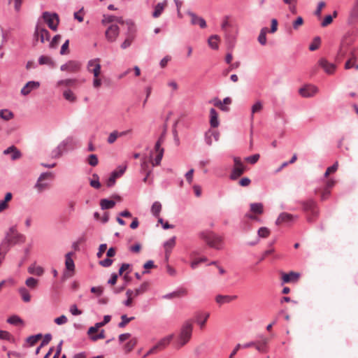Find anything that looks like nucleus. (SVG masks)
<instances>
[{
  "label": "nucleus",
  "mask_w": 358,
  "mask_h": 358,
  "mask_svg": "<svg viewBox=\"0 0 358 358\" xmlns=\"http://www.w3.org/2000/svg\"><path fill=\"white\" fill-rule=\"evenodd\" d=\"M319 92L317 87L313 85H306L299 90V94L304 98L314 96Z\"/></svg>",
  "instance_id": "1a4fd4ad"
},
{
  "label": "nucleus",
  "mask_w": 358,
  "mask_h": 358,
  "mask_svg": "<svg viewBox=\"0 0 358 358\" xmlns=\"http://www.w3.org/2000/svg\"><path fill=\"white\" fill-rule=\"evenodd\" d=\"M354 40V38L349 34L343 38L336 55L338 60L343 59L348 53L351 55L352 59H355V52L356 49L352 47Z\"/></svg>",
  "instance_id": "f03ea898"
},
{
  "label": "nucleus",
  "mask_w": 358,
  "mask_h": 358,
  "mask_svg": "<svg viewBox=\"0 0 358 358\" xmlns=\"http://www.w3.org/2000/svg\"><path fill=\"white\" fill-rule=\"evenodd\" d=\"M199 237L212 248L220 250L224 247L223 237L212 231L206 230L201 231L199 234Z\"/></svg>",
  "instance_id": "f257e3e1"
},
{
  "label": "nucleus",
  "mask_w": 358,
  "mask_h": 358,
  "mask_svg": "<svg viewBox=\"0 0 358 358\" xmlns=\"http://www.w3.org/2000/svg\"><path fill=\"white\" fill-rule=\"evenodd\" d=\"M14 117L13 112L8 109L0 110V117L6 121L11 120Z\"/></svg>",
  "instance_id": "c03bdc74"
},
{
  "label": "nucleus",
  "mask_w": 358,
  "mask_h": 358,
  "mask_svg": "<svg viewBox=\"0 0 358 358\" xmlns=\"http://www.w3.org/2000/svg\"><path fill=\"white\" fill-rule=\"evenodd\" d=\"M60 39H61L60 35H59V34L55 35L51 41H50V47L52 48H55L59 43Z\"/></svg>",
  "instance_id": "0e129e2a"
},
{
  "label": "nucleus",
  "mask_w": 358,
  "mask_h": 358,
  "mask_svg": "<svg viewBox=\"0 0 358 358\" xmlns=\"http://www.w3.org/2000/svg\"><path fill=\"white\" fill-rule=\"evenodd\" d=\"M99 160L97 156L94 154H92L89 155L88 157V164L92 166H95L98 164Z\"/></svg>",
  "instance_id": "680f3d73"
},
{
  "label": "nucleus",
  "mask_w": 358,
  "mask_h": 358,
  "mask_svg": "<svg viewBox=\"0 0 358 358\" xmlns=\"http://www.w3.org/2000/svg\"><path fill=\"white\" fill-rule=\"evenodd\" d=\"M210 316V313L207 312H198L195 314V322L203 329L205 324Z\"/></svg>",
  "instance_id": "412c9836"
},
{
  "label": "nucleus",
  "mask_w": 358,
  "mask_h": 358,
  "mask_svg": "<svg viewBox=\"0 0 358 358\" xmlns=\"http://www.w3.org/2000/svg\"><path fill=\"white\" fill-rule=\"evenodd\" d=\"M127 299L123 301V304L127 307H130L132 305V301L134 297V294L132 293V289H127L126 292Z\"/></svg>",
  "instance_id": "49530a36"
},
{
  "label": "nucleus",
  "mask_w": 358,
  "mask_h": 358,
  "mask_svg": "<svg viewBox=\"0 0 358 358\" xmlns=\"http://www.w3.org/2000/svg\"><path fill=\"white\" fill-rule=\"evenodd\" d=\"M187 291L185 289H179L172 292L168 293L162 296L163 299H170L173 297H180L186 295Z\"/></svg>",
  "instance_id": "c756f323"
},
{
  "label": "nucleus",
  "mask_w": 358,
  "mask_h": 358,
  "mask_svg": "<svg viewBox=\"0 0 358 358\" xmlns=\"http://www.w3.org/2000/svg\"><path fill=\"white\" fill-rule=\"evenodd\" d=\"M127 24L129 26V31L130 32V34L120 45L121 48L123 50L129 48L131 45L135 38V36L133 34V33L135 32L134 23L131 20H129L127 22Z\"/></svg>",
  "instance_id": "f8f14e48"
},
{
  "label": "nucleus",
  "mask_w": 358,
  "mask_h": 358,
  "mask_svg": "<svg viewBox=\"0 0 358 358\" xmlns=\"http://www.w3.org/2000/svg\"><path fill=\"white\" fill-rule=\"evenodd\" d=\"M259 340L256 341L255 348L259 352H266L268 351V338L263 335L258 336Z\"/></svg>",
  "instance_id": "2eb2a0df"
},
{
  "label": "nucleus",
  "mask_w": 358,
  "mask_h": 358,
  "mask_svg": "<svg viewBox=\"0 0 358 358\" xmlns=\"http://www.w3.org/2000/svg\"><path fill=\"white\" fill-rule=\"evenodd\" d=\"M81 64L79 62L70 60L60 66L62 71H68L71 73L76 72L80 70Z\"/></svg>",
  "instance_id": "ddd939ff"
},
{
  "label": "nucleus",
  "mask_w": 358,
  "mask_h": 358,
  "mask_svg": "<svg viewBox=\"0 0 358 358\" xmlns=\"http://www.w3.org/2000/svg\"><path fill=\"white\" fill-rule=\"evenodd\" d=\"M117 137H119V132L113 131L109 134L107 141L109 144H112L117 140Z\"/></svg>",
  "instance_id": "bf43d9fd"
},
{
  "label": "nucleus",
  "mask_w": 358,
  "mask_h": 358,
  "mask_svg": "<svg viewBox=\"0 0 358 358\" xmlns=\"http://www.w3.org/2000/svg\"><path fill=\"white\" fill-rule=\"evenodd\" d=\"M67 321V317L64 315H62L55 319V322L58 325L66 324Z\"/></svg>",
  "instance_id": "774afa93"
},
{
  "label": "nucleus",
  "mask_w": 358,
  "mask_h": 358,
  "mask_svg": "<svg viewBox=\"0 0 358 358\" xmlns=\"http://www.w3.org/2000/svg\"><path fill=\"white\" fill-rule=\"evenodd\" d=\"M237 298L236 295H217L215 297V301L219 304H224L230 303Z\"/></svg>",
  "instance_id": "bb28decb"
},
{
  "label": "nucleus",
  "mask_w": 358,
  "mask_h": 358,
  "mask_svg": "<svg viewBox=\"0 0 358 358\" xmlns=\"http://www.w3.org/2000/svg\"><path fill=\"white\" fill-rule=\"evenodd\" d=\"M174 337L173 334L168 335L162 339H160L156 344L155 346L158 349V350H162L165 349L171 342Z\"/></svg>",
  "instance_id": "4be33fe9"
},
{
  "label": "nucleus",
  "mask_w": 358,
  "mask_h": 358,
  "mask_svg": "<svg viewBox=\"0 0 358 358\" xmlns=\"http://www.w3.org/2000/svg\"><path fill=\"white\" fill-rule=\"evenodd\" d=\"M263 108V104L261 101H257L251 108L250 119L252 121L254 119V114L260 112Z\"/></svg>",
  "instance_id": "e433bc0d"
},
{
  "label": "nucleus",
  "mask_w": 358,
  "mask_h": 358,
  "mask_svg": "<svg viewBox=\"0 0 358 358\" xmlns=\"http://www.w3.org/2000/svg\"><path fill=\"white\" fill-rule=\"evenodd\" d=\"M163 155L164 153H162V151H160L159 153L157 154L156 157L154 159V161L152 162V166H158L160 164Z\"/></svg>",
  "instance_id": "338daca9"
},
{
  "label": "nucleus",
  "mask_w": 358,
  "mask_h": 358,
  "mask_svg": "<svg viewBox=\"0 0 358 358\" xmlns=\"http://www.w3.org/2000/svg\"><path fill=\"white\" fill-rule=\"evenodd\" d=\"M119 177H120V176L117 174V171H113L110 173V177L108 178V179L106 181L107 187H111L114 186L115 184L116 179Z\"/></svg>",
  "instance_id": "a19ab883"
},
{
  "label": "nucleus",
  "mask_w": 358,
  "mask_h": 358,
  "mask_svg": "<svg viewBox=\"0 0 358 358\" xmlns=\"http://www.w3.org/2000/svg\"><path fill=\"white\" fill-rule=\"evenodd\" d=\"M320 43H321L320 38L319 36L315 37L313 42L309 45V50L310 51H314V50H317L320 45Z\"/></svg>",
  "instance_id": "864d4df0"
},
{
  "label": "nucleus",
  "mask_w": 358,
  "mask_h": 358,
  "mask_svg": "<svg viewBox=\"0 0 358 358\" xmlns=\"http://www.w3.org/2000/svg\"><path fill=\"white\" fill-rule=\"evenodd\" d=\"M34 38L36 41H40L42 43L45 41H49L50 38L49 31L45 28L40 19L38 20L35 26Z\"/></svg>",
  "instance_id": "39448f33"
},
{
  "label": "nucleus",
  "mask_w": 358,
  "mask_h": 358,
  "mask_svg": "<svg viewBox=\"0 0 358 358\" xmlns=\"http://www.w3.org/2000/svg\"><path fill=\"white\" fill-rule=\"evenodd\" d=\"M75 145V141L73 136H69L62 141L55 148L50 154V157L53 159H58L61 157L64 153L66 152L69 150L73 149Z\"/></svg>",
  "instance_id": "7ed1b4c3"
},
{
  "label": "nucleus",
  "mask_w": 358,
  "mask_h": 358,
  "mask_svg": "<svg viewBox=\"0 0 358 358\" xmlns=\"http://www.w3.org/2000/svg\"><path fill=\"white\" fill-rule=\"evenodd\" d=\"M92 177L93 179L90 180V185L95 189H99L101 187L99 176L94 173L92 175Z\"/></svg>",
  "instance_id": "5fc2aeb1"
},
{
  "label": "nucleus",
  "mask_w": 358,
  "mask_h": 358,
  "mask_svg": "<svg viewBox=\"0 0 358 358\" xmlns=\"http://www.w3.org/2000/svg\"><path fill=\"white\" fill-rule=\"evenodd\" d=\"M120 34V28L117 24H111L105 32L107 41L110 43L115 42Z\"/></svg>",
  "instance_id": "9b49d317"
},
{
  "label": "nucleus",
  "mask_w": 358,
  "mask_h": 358,
  "mask_svg": "<svg viewBox=\"0 0 358 358\" xmlns=\"http://www.w3.org/2000/svg\"><path fill=\"white\" fill-rule=\"evenodd\" d=\"M162 210V204L159 201H155L151 207V213L155 217H159V214Z\"/></svg>",
  "instance_id": "473e14b6"
},
{
  "label": "nucleus",
  "mask_w": 358,
  "mask_h": 358,
  "mask_svg": "<svg viewBox=\"0 0 358 358\" xmlns=\"http://www.w3.org/2000/svg\"><path fill=\"white\" fill-rule=\"evenodd\" d=\"M298 219L297 215H294L288 213H281L275 220L276 225H280L282 224H291Z\"/></svg>",
  "instance_id": "9d476101"
},
{
  "label": "nucleus",
  "mask_w": 358,
  "mask_h": 358,
  "mask_svg": "<svg viewBox=\"0 0 358 358\" xmlns=\"http://www.w3.org/2000/svg\"><path fill=\"white\" fill-rule=\"evenodd\" d=\"M270 234V230L266 227H260L257 231L259 238H266Z\"/></svg>",
  "instance_id": "6e6d98bb"
},
{
  "label": "nucleus",
  "mask_w": 358,
  "mask_h": 358,
  "mask_svg": "<svg viewBox=\"0 0 358 358\" xmlns=\"http://www.w3.org/2000/svg\"><path fill=\"white\" fill-rule=\"evenodd\" d=\"M166 4V1H165L163 3H158L155 6L154 11L152 13L153 17L157 18L161 15V14L162 13L163 10L164 9Z\"/></svg>",
  "instance_id": "f704fd0d"
},
{
  "label": "nucleus",
  "mask_w": 358,
  "mask_h": 358,
  "mask_svg": "<svg viewBox=\"0 0 358 358\" xmlns=\"http://www.w3.org/2000/svg\"><path fill=\"white\" fill-rule=\"evenodd\" d=\"M318 65L323 69L327 74H333L336 70V65L329 62L326 59L322 58L318 62Z\"/></svg>",
  "instance_id": "dca6fc26"
},
{
  "label": "nucleus",
  "mask_w": 358,
  "mask_h": 358,
  "mask_svg": "<svg viewBox=\"0 0 358 358\" xmlns=\"http://www.w3.org/2000/svg\"><path fill=\"white\" fill-rule=\"evenodd\" d=\"M148 287V282L142 283L138 288L135 289H132V293L134 294V297H137L141 294H143L144 292L147 291Z\"/></svg>",
  "instance_id": "c9c22d12"
},
{
  "label": "nucleus",
  "mask_w": 358,
  "mask_h": 358,
  "mask_svg": "<svg viewBox=\"0 0 358 358\" xmlns=\"http://www.w3.org/2000/svg\"><path fill=\"white\" fill-rule=\"evenodd\" d=\"M11 240L4 239L0 244V265L5 259L6 255L10 250V241Z\"/></svg>",
  "instance_id": "aec40b11"
},
{
  "label": "nucleus",
  "mask_w": 358,
  "mask_h": 358,
  "mask_svg": "<svg viewBox=\"0 0 358 358\" xmlns=\"http://www.w3.org/2000/svg\"><path fill=\"white\" fill-rule=\"evenodd\" d=\"M192 322L189 320L185 321L181 326L178 336L177 343L178 347H182L189 341L192 335Z\"/></svg>",
  "instance_id": "20e7f679"
},
{
  "label": "nucleus",
  "mask_w": 358,
  "mask_h": 358,
  "mask_svg": "<svg viewBox=\"0 0 358 358\" xmlns=\"http://www.w3.org/2000/svg\"><path fill=\"white\" fill-rule=\"evenodd\" d=\"M73 253L72 252H69L65 255V266L66 268L69 271H73L75 269L74 262L72 259V255Z\"/></svg>",
  "instance_id": "c85d7f7f"
},
{
  "label": "nucleus",
  "mask_w": 358,
  "mask_h": 358,
  "mask_svg": "<svg viewBox=\"0 0 358 358\" xmlns=\"http://www.w3.org/2000/svg\"><path fill=\"white\" fill-rule=\"evenodd\" d=\"M134 320V317H128L126 315L121 316V322L118 324L120 328L124 327L129 322Z\"/></svg>",
  "instance_id": "603ef678"
},
{
  "label": "nucleus",
  "mask_w": 358,
  "mask_h": 358,
  "mask_svg": "<svg viewBox=\"0 0 358 358\" xmlns=\"http://www.w3.org/2000/svg\"><path fill=\"white\" fill-rule=\"evenodd\" d=\"M358 19V0H355L353 3L352 8L350 11L348 22L353 23Z\"/></svg>",
  "instance_id": "b1692460"
},
{
  "label": "nucleus",
  "mask_w": 358,
  "mask_h": 358,
  "mask_svg": "<svg viewBox=\"0 0 358 358\" xmlns=\"http://www.w3.org/2000/svg\"><path fill=\"white\" fill-rule=\"evenodd\" d=\"M28 272L30 274L41 276L44 273V269L40 266L32 264L28 268Z\"/></svg>",
  "instance_id": "2f4dec72"
},
{
  "label": "nucleus",
  "mask_w": 358,
  "mask_h": 358,
  "mask_svg": "<svg viewBox=\"0 0 358 358\" xmlns=\"http://www.w3.org/2000/svg\"><path fill=\"white\" fill-rule=\"evenodd\" d=\"M4 155H8L12 154L11 155V159L12 160H16L21 157V152L14 145H11L3 150Z\"/></svg>",
  "instance_id": "a878e982"
},
{
  "label": "nucleus",
  "mask_w": 358,
  "mask_h": 358,
  "mask_svg": "<svg viewBox=\"0 0 358 358\" xmlns=\"http://www.w3.org/2000/svg\"><path fill=\"white\" fill-rule=\"evenodd\" d=\"M115 205V202L108 199H103L100 201V206L102 210L113 208Z\"/></svg>",
  "instance_id": "72a5a7b5"
},
{
  "label": "nucleus",
  "mask_w": 358,
  "mask_h": 358,
  "mask_svg": "<svg viewBox=\"0 0 358 358\" xmlns=\"http://www.w3.org/2000/svg\"><path fill=\"white\" fill-rule=\"evenodd\" d=\"M259 157L260 156L259 154H255V155H250L249 157H247L245 159L248 162H249L252 164H254L259 160Z\"/></svg>",
  "instance_id": "69168bd1"
},
{
  "label": "nucleus",
  "mask_w": 358,
  "mask_h": 358,
  "mask_svg": "<svg viewBox=\"0 0 358 358\" xmlns=\"http://www.w3.org/2000/svg\"><path fill=\"white\" fill-rule=\"evenodd\" d=\"M52 339V335L50 334H45L43 341H41L40 345L36 349L35 354L38 355L40 352L41 349L47 345Z\"/></svg>",
  "instance_id": "4c0bfd02"
},
{
  "label": "nucleus",
  "mask_w": 358,
  "mask_h": 358,
  "mask_svg": "<svg viewBox=\"0 0 358 358\" xmlns=\"http://www.w3.org/2000/svg\"><path fill=\"white\" fill-rule=\"evenodd\" d=\"M87 69L89 72L92 73L94 77H99L101 73L100 59L94 58L88 61Z\"/></svg>",
  "instance_id": "6e6552de"
},
{
  "label": "nucleus",
  "mask_w": 358,
  "mask_h": 358,
  "mask_svg": "<svg viewBox=\"0 0 358 358\" xmlns=\"http://www.w3.org/2000/svg\"><path fill=\"white\" fill-rule=\"evenodd\" d=\"M63 96H64V99L66 100H67V101H69L70 102H74L76 100V95L69 89H67V90L64 91Z\"/></svg>",
  "instance_id": "de8ad7c7"
},
{
  "label": "nucleus",
  "mask_w": 358,
  "mask_h": 358,
  "mask_svg": "<svg viewBox=\"0 0 358 358\" xmlns=\"http://www.w3.org/2000/svg\"><path fill=\"white\" fill-rule=\"evenodd\" d=\"M250 210L256 214H262L264 211L263 204L262 203H253L250 204Z\"/></svg>",
  "instance_id": "79ce46f5"
},
{
  "label": "nucleus",
  "mask_w": 358,
  "mask_h": 358,
  "mask_svg": "<svg viewBox=\"0 0 358 358\" xmlns=\"http://www.w3.org/2000/svg\"><path fill=\"white\" fill-rule=\"evenodd\" d=\"M75 79L68 78V79H64V80H59L57 83V86H62L64 85L66 87L72 86L76 83Z\"/></svg>",
  "instance_id": "3c124183"
},
{
  "label": "nucleus",
  "mask_w": 358,
  "mask_h": 358,
  "mask_svg": "<svg viewBox=\"0 0 358 358\" xmlns=\"http://www.w3.org/2000/svg\"><path fill=\"white\" fill-rule=\"evenodd\" d=\"M231 103V99L229 97H226L223 99L222 101L218 100L215 103V105L217 106H220V109L224 111L229 110V108L227 106H223V104H230Z\"/></svg>",
  "instance_id": "37998d69"
},
{
  "label": "nucleus",
  "mask_w": 358,
  "mask_h": 358,
  "mask_svg": "<svg viewBox=\"0 0 358 358\" xmlns=\"http://www.w3.org/2000/svg\"><path fill=\"white\" fill-rule=\"evenodd\" d=\"M8 236H9V234H7L5 239L11 240L10 241V244L15 245L17 243H23L26 241V236L24 234H20L19 232H16L15 234H13V237L9 238Z\"/></svg>",
  "instance_id": "5701e85b"
},
{
  "label": "nucleus",
  "mask_w": 358,
  "mask_h": 358,
  "mask_svg": "<svg viewBox=\"0 0 358 358\" xmlns=\"http://www.w3.org/2000/svg\"><path fill=\"white\" fill-rule=\"evenodd\" d=\"M7 322L13 325L23 324L22 320L17 315H12L7 319Z\"/></svg>",
  "instance_id": "8fccbe9b"
},
{
  "label": "nucleus",
  "mask_w": 358,
  "mask_h": 358,
  "mask_svg": "<svg viewBox=\"0 0 358 358\" xmlns=\"http://www.w3.org/2000/svg\"><path fill=\"white\" fill-rule=\"evenodd\" d=\"M300 275L299 273H296L294 271H291L289 273H283L282 276V280L283 283H287L290 282H294L296 281Z\"/></svg>",
  "instance_id": "393cba45"
},
{
  "label": "nucleus",
  "mask_w": 358,
  "mask_h": 358,
  "mask_svg": "<svg viewBox=\"0 0 358 358\" xmlns=\"http://www.w3.org/2000/svg\"><path fill=\"white\" fill-rule=\"evenodd\" d=\"M40 83L38 81H29L22 88L20 93L23 96L28 95L32 90H36L39 87Z\"/></svg>",
  "instance_id": "a211bd4d"
},
{
  "label": "nucleus",
  "mask_w": 358,
  "mask_h": 358,
  "mask_svg": "<svg viewBox=\"0 0 358 358\" xmlns=\"http://www.w3.org/2000/svg\"><path fill=\"white\" fill-rule=\"evenodd\" d=\"M205 143L210 146L213 144V136L211 134V129L208 130L204 134Z\"/></svg>",
  "instance_id": "13d9d810"
},
{
  "label": "nucleus",
  "mask_w": 358,
  "mask_h": 358,
  "mask_svg": "<svg viewBox=\"0 0 358 358\" xmlns=\"http://www.w3.org/2000/svg\"><path fill=\"white\" fill-rule=\"evenodd\" d=\"M52 176V173L50 172H44L42 173L40 176L38 177L34 187L38 189V191L41 192L44 189H45L48 184L46 182H43V180L45 179H47L48 178H50Z\"/></svg>",
  "instance_id": "4468645a"
},
{
  "label": "nucleus",
  "mask_w": 358,
  "mask_h": 358,
  "mask_svg": "<svg viewBox=\"0 0 358 358\" xmlns=\"http://www.w3.org/2000/svg\"><path fill=\"white\" fill-rule=\"evenodd\" d=\"M233 159L234 164L229 175V178L232 180H236L243 174L246 167L240 157H234Z\"/></svg>",
  "instance_id": "423d86ee"
},
{
  "label": "nucleus",
  "mask_w": 358,
  "mask_h": 358,
  "mask_svg": "<svg viewBox=\"0 0 358 358\" xmlns=\"http://www.w3.org/2000/svg\"><path fill=\"white\" fill-rule=\"evenodd\" d=\"M268 31V29L267 27H263L260 30V33L258 36L257 40H258L259 43L262 45H264L266 43V33Z\"/></svg>",
  "instance_id": "58836bf2"
},
{
  "label": "nucleus",
  "mask_w": 358,
  "mask_h": 358,
  "mask_svg": "<svg viewBox=\"0 0 358 358\" xmlns=\"http://www.w3.org/2000/svg\"><path fill=\"white\" fill-rule=\"evenodd\" d=\"M218 39L219 37L217 35H213L211 36L208 41L209 46L213 49V50H217L218 49Z\"/></svg>",
  "instance_id": "a18cd8bd"
},
{
  "label": "nucleus",
  "mask_w": 358,
  "mask_h": 358,
  "mask_svg": "<svg viewBox=\"0 0 358 358\" xmlns=\"http://www.w3.org/2000/svg\"><path fill=\"white\" fill-rule=\"evenodd\" d=\"M42 18L43 21L48 24L50 29L53 31H56L57 29L59 20L57 13L45 11L43 13Z\"/></svg>",
  "instance_id": "0eeeda50"
},
{
  "label": "nucleus",
  "mask_w": 358,
  "mask_h": 358,
  "mask_svg": "<svg viewBox=\"0 0 358 358\" xmlns=\"http://www.w3.org/2000/svg\"><path fill=\"white\" fill-rule=\"evenodd\" d=\"M136 345V339L130 340L124 345L125 350L127 352L131 351L134 349V348L135 347Z\"/></svg>",
  "instance_id": "e2e57ef3"
},
{
  "label": "nucleus",
  "mask_w": 358,
  "mask_h": 358,
  "mask_svg": "<svg viewBox=\"0 0 358 358\" xmlns=\"http://www.w3.org/2000/svg\"><path fill=\"white\" fill-rule=\"evenodd\" d=\"M25 284L29 288L34 289L38 285V280L35 279L34 278L30 277L26 280Z\"/></svg>",
  "instance_id": "4d7b16f0"
},
{
  "label": "nucleus",
  "mask_w": 358,
  "mask_h": 358,
  "mask_svg": "<svg viewBox=\"0 0 358 358\" xmlns=\"http://www.w3.org/2000/svg\"><path fill=\"white\" fill-rule=\"evenodd\" d=\"M38 63L41 65H44V64L48 65L50 67H52V68H53L55 66V63L52 60V59L49 57L44 56V55L39 57Z\"/></svg>",
  "instance_id": "ea45409f"
},
{
  "label": "nucleus",
  "mask_w": 358,
  "mask_h": 358,
  "mask_svg": "<svg viewBox=\"0 0 358 358\" xmlns=\"http://www.w3.org/2000/svg\"><path fill=\"white\" fill-rule=\"evenodd\" d=\"M176 245V237L173 236L172 238H169L164 243V247L165 249L166 256L168 257V255L170 254L172 248Z\"/></svg>",
  "instance_id": "7c9ffc66"
},
{
  "label": "nucleus",
  "mask_w": 358,
  "mask_h": 358,
  "mask_svg": "<svg viewBox=\"0 0 358 358\" xmlns=\"http://www.w3.org/2000/svg\"><path fill=\"white\" fill-rule=\"evenodd\" d=\"M187 14L191 17L192 24H199L202 29L206 27V22L203 17L197 16L194 13L191 11H188Z\"/></svg>",
  "instance_id": "6ab92c4d"
},
{
  "label": "nucleus",
  "mask_w": 358,
  "mask_h": 358,
  "mask_svg": "<svg viewBox=\"0 0 358 358\" xmlns=\"http://www.w3.org/2000/svg\"><path fill=\"white\" fill-rule=\"evenodd\" d=\"M210 124L212 127H217L220 124L218 114L215 108L210 110Z\"/></svg>",
  "instance_id": "cd10ccee"
},
{
  "label": "nucleus",
  "mask_w": 358,
  "mask_h": 358,
  "mask_svg": "<svg viewBox=\"0 0 358 358\" xmlns=\"http://www.w3.org/2000/svg\"><path fill=\"white\" fill-rule=\"evenodd\" d=\"M19 292L22 296V300L24 302H29L31 300L30 294L28 292V290L24 287H20L19 289Z\"/></svg>",
  "instance_id": "09e8293b"
},
{
  "label": "nucleus",
  "mask_w": 358,
  "mask_h": 358,
  "mask_svg": "<svg viewBox=\"0 0 358 358\" xmlns=\"http://www.w3.org/2000/svg\"><path fill=\"white\" fill-rule=\"evenodd\" d=\"M338 162H336L332 166L328 167L324 174V177L327 178L330 173L335 172L338 169Z\"/></svg>",
  "instance_id": "052dcab7"
},
{
  "label": "nucleus",
  "mask_w": 358,
  "mask_h": 358,
  "mask_svg": "<svg viewBox=\"0 0 358 358\" xmlns=\"http://www.w3.org/2000/svg\"><path fill=\"white\" fill-rule=\"evenodd\" d=\"M303 209L305 211L310 212L313 217H316L318 215L317 209V204L315 201L310 199L303 203Z\"/></svg>",
  "instance_id": "f3484780"
}]
</instances>
